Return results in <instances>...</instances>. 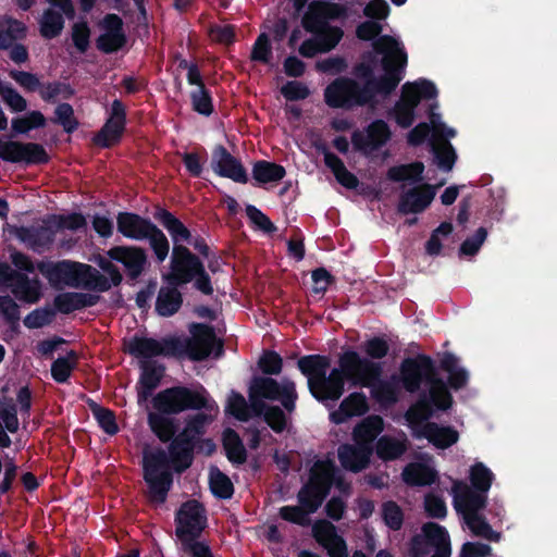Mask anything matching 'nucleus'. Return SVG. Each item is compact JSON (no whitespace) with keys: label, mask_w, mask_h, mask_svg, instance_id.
I'll use <instances>...</instances> for the list:
<instances>
[{"label":"nucleus","mask_w":557,"mask_h":557,"mask_svg":"<svg viewBox=\"0 0 557 557\" xmlns=\"http://www.w3.org/2000/svg\"><path fill=\"white\" fill-rule=\"evenodd\" d=\"M211 421V416L205 412L188 416L184 429L170 443L168 451L163 448L144 451L143 478L149 503L162 505L166 502L173 485V472L182 474L191 467L195 440L207 433Z\"/></svg>","instance_id":"nucleus-1"},{"label":"nucleus","mask_w":557,"mask_h":557,"mask_svg":"<svg viewBox=\"0 0 557 557\" xmlns=\"http://www.w3.org/2000/svg\"><path fill=\"white\" fill-rule=\"evenodd\" d=\"M399 380L406 392H420L416 403L406 412L410 422L428 421L434 411H447L453 406V395L438 375L434 360L428 355L405 358L399 367Z\"/></svg>","instance_id":"nucleus-2"},{"label":"nucleus","mask_w":557,"mask_h":557,"mask_svg":"<svg viewBox=\"0 0 557 557\" xmlns=\"http://www.w3.org/2000/svg\"><path fill=\"white\" fill-rule=\"evenodd\" d=\"M338 367L319 380L311 381L309 392L319 403L330 406L335 404L345 393V384L350 387L369 386L383 374V364L362 358L354 349L343 351L338 357Z\"/></svg>","instance_id":"nucleus-3"},{"label":"nucleus","mask_w":557,"mask_h":557,"mask_svg":"<svg viewBox=\"0 0 557 557\" xmlns=\"http://www.w3.org/2000/svg\"><path fill=\"white\" fill-rule=\"evenodd\" d=\"M373 50L382 54L381 65L384 74L364 83L370 94V106L376 103V95H391L403 81L408 63V54L400 42L389 35H382L373 44Z\"/></svg>","instance_id":"nucleus-4"},{"label":"nucleus","mask_w":557,"mask_h":557,"mask_svg":"<svg viewBox=\"0 0 557 557\" xmlns=\"http://www.w3.org/2000/svg\"><path fill=\"white\" fill-rule=\"evenodd\" d=\"M348 10L344 4L330 1H311L301 18V26L306 32L314 35L322 48V52H330L344 37L339 26L331 25V21L345 20Z\"/></svg>","instance_id":"nucleus-5"},{"label":"nucleus","mask_w":557,"mask_h":557,"mask_svg":"<svg viewBox=\"0 0 557 557\" xmlns=\"http://www.w3.org/2000/svg\"><path fill=\"white\" fill-rule=\"evenodd\" d=\"M116 230L125 238L149 243L157 262L162 263L169 256L170 243L163 231L149 218L135 212L121 211L116 214Z\"/></svg>","instance_id":"nucleus-6"},{"label":"nucleus","mask_w":557,"mask_h":557,"mask_svg":"<svg viewBox=\"0 0 557 557\" xmlns=\"http://www.w3.org/2000/svg\"><path fill=\"white\" fill-rule=\"evenodd\" d=\"M152 408L161 413L178 414L187 410L211 409L207 389L199 391L187 386H172L160 391L152 398Z\"/></svg>","instance_id":"nucleus-7"},{"label":"nucleus","mask_w":557,"mask_h":557,"mask_svg":"<svg viewBox=\"0 0 557 557\" xmlns=\"http://www.w3.org/2000/svg\"><path fill=\"white\" fill-rule=\"evenodd\" d=\"M191 337H178V349L175 358L187 356L193 361H203L215 350V357L223 355V342L216 338L213 326L205 323H191Z\"/></svg>","instance_id":"nucleus-8"},{"label":"nucleus","mask_w":557,"mask_h":557,"mask_svg":"<svg viewBox=\"0 0 557 557\" xmlns=\"http://www.w3.org/2000/svg\"><path fill=\"white\" fill-rule=\"evenodd\" d=\"M451 545L447 530L436 522H426L409 542L405 557H450Z\"/></svg>","instance_id":"nucleus-9"},{"label":"nucleus","mask_w":557,"mask_h":557,"mask_svg":"<svg viewBox=\"0 0 557 557\" xmlns=\"http://www.w3.org/2000/svg\"><path fill=\"white\" fill-rule=\"evenodd\" d=\"M324 101L332 109L352 110L370 106V94L364 84L346 76H339L324 89Z\"/></svg>","instance_id":"nucleus-10"},{"label":"nucleus","mask_w":557,"mask_h":557,"mask_svg":"<svg viewBox=\"0 0 557 557\" xmlns=\"http://www.w3.org/2000/svg\"><path fill=\"white\" fill-rule=\"evenodd\" d=\"M255 395L268 400L280 401L289 413L296 409L298 394L295 383L289 379L284 377L280 383L271 376L256 375L249 385V397Z\"/></svg>","instance_id":"nucleus-11"},{"label":"nucleus","mask_w":557,"mask_h":557,"mask_svg":"<svg viewBox=\"0 0 557 557\" xmlns=\"http://www.w3.org/2000/svg\"><path fill=\"white\" fill-rule=\"evenodd\" d=\"M174 521L175 535L181 543L198 540L208 525L206 508L200 502L189 499L177 509Z\"/></svg>","instance_id":"nucleus-12"},{"label":"nucleus","mask_w":557,"mask_h":557,"mask_svg":"<svg viewBox=\"0 0 557 557\" xmlns=\"http://www.w3.org/2000/svg\"><path fill=\"white\" fill-rule=\"evenodd\" d=\"M0 159L26 169L49 163L50 156L34 141H0Z\"/></svg>","instance_id":"nucleus-13"},{"label":"nucleus","mask_w":557,"mask_h":557,"mask_svg":"<svg viewBox=\"0 0 557 557\" xmlns=\"http://www.w3.org/2000/svg\"><path fill=\"white\" fill-rule=\"evenodd\" d=\"M177 336H165L160 341L135 334L124 343V351L135 358L149 360L153 357H174L178 349Z\"/></svg>","instance_id":"nucleus-14"},{"label":"nucleus","mask_w":557,"mask_h":557,"mask_svg":"<svg viewBox=\"0 0 557 557\" xmlns=\"http://www.w3.org/2000/svg\"><path fill=\"white\" fill-rule=\"evenodd\" d=\"M203 265L202 260L188 247L178 249L172 247L170 271L162 277L174 285H186L194 281L196 272Z\"/></svg>","instance_id":"nucleus-15"},{"label":"nucleus","mask_w":557,"mask_h":557,"mask_svg":"<svg viewBox=\"0 0 557 557\" xmlns=\"http://www.w3.org/2000/svg\"><path fill=\"white\" fill-rule=\"evenodd\" d=\"M110 260L121 263L131 281H136L149 265L148 253L136 245L113 246L107 251Z\"/></svg>","instance_id":"nucleus-16"},{"label":"nucleus","mask_w":557,"mask_h":557,"mask_svg":"<svg viewBox=\"0 0 557 557\" xmlns=\"http://www.w3.org/2000/svg\"><path fill=\"white\" fill-rule=\"evenodd\" d=\"M98 26L103 30L96 39L99 51L111 54L120 51L127 42L122 17L115 13L106 14Z\"/></svg>","instance_id":"nucleus-17"},{"label":"nucleus","mask_w":557,"mask_h":557,"mask_svg":"<svg viewBox=\"0 0 557 557\" xmlns=\"http://www.w3.org/2000/svg\"><path fill=\"white\" fill-rule=\"evenodd\" d=\"M79 265H82V263L71 260L57 262L42 260L37 262V270L52 286L64 283L69 286L77 287L78 281L82 277Z\"/></svg>","instance_id":"nucleus-18"},{"label":"nucleus","mask_w":557,"mask_h":557,"mask_svg":"<svg viewBox=\"0 0 557 557\" xmlns=\"http://www.w3.org/2000/svg\"><path fill=\"white\" fill-rule=\"evenodd\" d=\"M308 143L312 144L311 146L319 153L323 154L325 165L342 186L348 189H356L358 187V177L346 169L344 162L335 153L330 151L327 141H295L298 147H301L300 144L307 145Z\"/></svg>","instance_id":"nucleus-19"},{"label":"nucleus","mask_w":557,"mask_h":557,"mask_svg":"<svg viewBox=\"0 0 557 557\" xmlns=\"http://www.w3.org/2000/svg\"><path fill=\"white\" fill-rule=\"evenodd\" d=\"M436 187L431 184H423L404 191L397 205L398 213L403 215L423 212L433 201Z\"/></svg>","instance_id":"nucleus-20"},{"label":"nucleus","mask_w":557,"mask_h":557,"mask_svg":"<svg viewBox=\"0 0 557 557\" xmlns=\"http://www.w3.org/2000/svg\"><path fill=\"white\" fill-rule=\"evenodd\" d=\"M436 106H431L429 123L421 122L407 135L406 139H451L457 136V131L442 122L440 113L435 112Z\"/></svg>","instance_id":"nucleus-21"},{"label":"nucleus","mask_w":557,"mask_h":557,"mask_svg":"<svg viewBox=\"0 0 557 557\" xmlns=\"http://www.w3.org/2000/svg\"><path fill=\"white\" fill-rule=\"evenodd\" d=\"M212 169L221 177L239 184L248 183V174L242 162L221 145L214 150Z\"/></svg>","instance_id":"nucleus-22"},{"label":"nucleus","mask_w":557,"mask_h":557,"mask_svg":"<svg viewBox=\"0 0 557 557\" xmlns=\"http://www.w3.org/2000/svg\"><path fill=\"white\" fill-rule=\"evenodd\" d=\"M454 490L455 509L461 512L463 518L480 513L487 505V493L472 488L463 483L456 484Z\"/></svg>","instance_id":"nucleus-23"},{"label":"nucleus","mask_w":557,"mask_h":557,"mask_svg":"<svg viewBox=\"0 0 557 557\" xmlns=\"http://www.w3.org/2000/svg\"><path fill=\"white\" fill-rule=\"evenodd\" d=\"M152 216L169 232L173 247L185 248L184 243L190 242L191 232L189 228L166 208L160 205L154 206Z\"/></svg>","instance_id":"nucleus-24"},{"label":"nucleus","mask_w":557,"mask_h":557,"mask_svg":"<svg viewBox=\"0 0 557 557\" xmlns=\"http://www.w3.org/2000/svg\"><path fill=\"white\" fill-rule=\"evenodd\" d=\"M369 411V403L363 392H352L345 397L338 408L330 413V421L343 424L354 417H361Z\"/></svg>","instance_id":"nucleus-25"},{"label":"nucleus","mask_w":557,"mask_h":557,"mask_svg":"<svg viewBox=\"0 0 557 557\" xmlns=\"http://www.w3.org/2000/svg\"><path fill=\"white\" fill-rule=\"evenodd\" d=\"M371 455L372 448L368 445L343 444L338 448V460L342 467L354 473L368 468Z\"/></svg>","instance_id":"nucleus-26"},{"label":"nucleus","mask_w":557,"mask_h":557,"mask_svg":"<svg viewBox=\"0 0 557 557\" xmlns=\"http://www.w3.org/2000/svg\"><path fill=\"white\" fill-rule=\"evenodd\" d=\"M100 297L95 294L65 292L58 294L53 299L55 312L70 314L76 310L92 307L98 304Z\"/></svg>","instance_id":"nucleus-27"},{"label":"nucleus","mask_w":557,"mask_h":557,"mask_svg":"<svg viewBox=\"0 0 557 557\" xmlns=\"http://www.w3.org/2000/svg\"><path fill=\"white\" fill-rule=\"evenodd\" d=\"M126 109L124 103L114 99L111 103L109 117L100 132L91 139H120L125 129Z\"/></svg>","instance_id":"nucleus-28"},{"label":"nucleus","mask_w":557,"mask_h":557,"mask_svg":"<svg viewBox=\"0 0 557 557\" xmlns=\"http://www.w3.org/2000/svg\"><path fill=\"white\" fill-rule=\"evenodd\" d=\"M14 276L13 283L10 284V289L14 297L25 304H37L42 296L39 278H30L22 272L14 273Z\"/></svg>","instance_id":"nucleus-29"},{"label":"nucleus","mask_w":557,"mask_h":557,"mask_svg":"<svg viewBox=\"0 0 557 557\" xmlns=\"http://www.w3.org/2000/svg\"><path fill=\"white\" fill-rule=\"evenodd\" d=\"M166 286H161L157 299L154 310L160 317L169 318L180 311L183 305V295L178 290L182 285H174L166 282Z\"/></svg>","instance_id":"nucleus-30"},{"label":"nucleus","mask_w":557,"mask_h":557,"mask_svg":"<svg viewBox=\"0 0 557 557\" xmlns=\"http://www.w3.org/2000/svg\"><path fill=\"white\" fill-rule=\"evenodd\" d=\"M147 421L151 432L162 443H171L178 434L180 423L173 414L154 410L148 413Z\"/></svg>","instance_id":"nucleus-31"},{"label":"nucleus","mask_w":557,"mask_h":557,"mask_svg":"<svg viewBox=\"0 0 557 557\" xmlns=\"http://www.w3.org/2000/svg\"><path fill=\"white\" fill-rule=\"evenodd\" d=\"M140 370L138 397L146 399L159 386L164 375L165 367L156 361L141 360Z\"/></svg>","instance_id":"nucleus-32"},{"label":"nucleus","mask_w":557,"mask_h":557,"mask_svg":"<svg viewBox=\"0 0 557 557\" xmlns=\"http://www.w3.org/2000/svg\"><path fill=\"white\" fill-rule=\"evenodd\" d=\"M335 472L336 469L332 462L322 460L315 461L310 469L306 490L318 488L329 495L334 484Z\"/></svg>","instance_id":"nucleus-33"},{"label":"nucleus","mask_w":557,"mask_h":557,"mask_svg":"<svg viewBox=\"0 0 557 557\" xmlns=\"http://www.w3.org/2000/svg\"><path fill=\"white\" fill-rule=\"evenodd\" d=\"M422 433L431 444L440 449H446L459 440V433L454 428L443 426L435 422H428Z\"/></svg>","instance_id":"nucleus-34"},{"label":"nucleus","mask_w":557,"mask_h":557,"mask_svg":"<svg viewBox=\"0 0 557 557\" xmlns=\"http://www.w3.org/2000/svg\"><path fill=\"white\" fill-rule=\"evenodd\" d=\"M401 476L409 486H429L437 480V473L434 469L419 462L407 465L403 470Z\"/></svg>","instance_id":"nucleus-35"},{"label":"nucleus","mask_w":557,"mask_h":557,"mask_svg":"<svg viewBox=\"0 0 557 557\" xmlns=\"http://www.w3.org/2000/svg\"><path fill=\"white\" fill-rule=\"evenodd\" d=\"M408 449L406 437L399 440L391 435H382L375 444V454L383 461L399 459Z\"/></svg>","instance_id":"nucleus-36"},{"label":"nucleus","mask_w":557,"mask_h":557,"mask_svg":"<svg viewBox=\"0 0 557 557\" xmlns=\"http://www.w3.org/2000/svg\"><path fill=\"white\" fill-rule=\"evenodd\" d=\"M331 366V360L324 355H308L298 359L299 371L308 379V388L311 381L319 380L325 374Z\"/></svg>","instance_id":"nucleus-37"},{"label":"nucleus","mask_w":557,"mask_h":557,"mask_svg":"<svg viewBox=\"0 0 557 557\" xmlns=\"http://www.w3.org/2000/svg\"><path fill=\"white\" fill-rule=\"evenodd\" d=\"M424 143L431 146L437 166L444 172L451 171L457 160V154L451 146V141H408V144L413 147Z\"/></svg>","instance_id":"nucleus-38"},{"label":"nucleus","mask_w":557,"mask_h":557,"mask_svg":"<svg viewBox=\"0 0 557 557\" xmlns=\"http://www.w3.org/2000/svg\"><path fill=\"white\" fill-rule=\"evenodd\" d=\"M285 175V168L275 162L258 160L252 165V178L259 185L280 182Z\"/></svg>","instance_id":"nucleus-39"},{"label":"nucleus","mask_w":557,"mask_h":557,"mask_svg":"<svg viewBox=\"0 0 557 557\" xmlns=\"http://www.w3.org/2000/svg\"><path fill=\"white\" fill-rule=\"evenodd\" d=\"M223 448L233 465H243L247 460V450L238 433L233 429L223 432Z\"/></svg>","instance_id":"nucleus-40"},{"label":"nucleus","mask_w":557,"mask_h":557,"mask_svg":"<svg viewBox=\"0 0 557 557\" xmlns=\"http://www.w3.org/2000/svg\"><path fill=\"white\" fill-rule=\"evenodd\" d=\"M424 164L414 161L408 164L395 165L388 169L387 178L392 182L419 183L423 178Z\"/></svg>","instance_id":"nucleus-41"},{"label":"nucleus","mask_w":557,"mask_h":557,"mask_svg":"<svg viewBox=\"0 0 557 557\" xmlns=\"http://www.w3.org/2000/svg\"><path fill=\"white\" fill-rule=\"evenodd\" d=\"M63 15L61 10L46 9L39 22L40 35L46 39H53L61 35L65 23Z\"/></svg>","instance_id":"nucleus-42"},{"label":"nucleus","mask_w":557,"mask_h":557,"mask_svg":"<svg viewBox=\"0 0 557 557\" xmlns=\"http://www.w3.org/2000/svg\"><path fill=\"white\" fill-rule=\"evenodd\" d=\"M78 354L70 350L63 357H58L51 364V376L60 384L66 383L72 372L77 368Z\"/></svg>","instance_id":"nucleus-43"},{"label":"nucleus","mask_w":557,"mask_h":557,"mask_svg":"<svg viewBox=\"0 0 557 557\" xmlns=\"http://www.w3.org/2000/svg\"><path fill=\"white\" fill-rule=\"evenodd\" d=\"M383 430V419L380 416H371L358 423L352 435L357 443H372Z\"/></svg>","instance_id":"nucleus-44"},{"label":"nucleus","mask_w":557,"mask_h":557,"mask_svg":"<svg viewBox=\"0 0 557 557\" xmlns=\"http://www.w3.org/2000/svg\"><path fill=\"white\" fill-rule=\"evenodd\" d=\"M209 485L213 496L219 499H230L234 495V485L231 479L218 467L210 469Z\"/></svg>","instance_id":"nucleus-45"},{"label":"nucleus","mask_w":557,"mask_h":557,"mask_svg":"<svg viewBox=\"0 0 557 557\" xmlns=\"http://www.w3.org/2000/svg\"><path fill=\"white\" fill-rule=\"evenodd\" d=\"M79 268L82 273L79 280L85 281L86 288L100 293L108 292L111 288L112 284L109 278L91 265L82 263Z\"/></svg>","instance_id":"nucleus-46"},{"label":"nucleus","mask_w":557,"mask_h":557,"mask_svg":"<svg viewBox=\"0 0 557 557\" xmlns=\"http://www.w3.org/2000/svg\"><path fill=\"white\" fill-rule=\"evenodd\" d=\"M40 98L46 102H54L58 97L63 99H71L75 90L73 87L63 82L54 81L49 83H41V87L38 90Z\"/></svg>","instance_id":"nucleus-47"},{"label":"nucleus","mask_w":557,"mask_h":557,"mask_svg":"<svg viewBox=\"0 0 557 557\" xmlns=\"http://www.w3.org/2000/svg\"><path fill=\"white\" fill-rule=\"evenodd\" d=\"M89 408L104 433L112 436L119 432V425L113 410L101 407L92 400L89 403Z\"/></svg>","instance_id":"nucleus-48"},{"label":"nucleus","mask_w":557,"mask_h":557,"mask_svg":"<svg viewBox=\"0 0 557 557\" xmlns=\"http://www.w3.org/2000/svg\"><path fill=\"white\" fill-rule=\"evenodd\" d=\"M463 519L474 535L481 536L492 542H499L502 534L494 531L491 524L486 521L485 517L481 513L471 515Z\"/></svg>","instance_id":"nucleus-49"},{"label":"nucleus","mask_w":557,"mask_h":557,"mask_svg":"<svg viewBox=\"0 0 557 557\" xmlns=\"http://www.w3.org/2000/svg\"><path fill=\"white\" fill-rule=\"evenodd\" d=\"M469 480L470 487L487 493L492 486L494 473L483 462H475L470 468Z\"/></svg>","instance_id":"nucleus-50"},{"label":"nucleus","mask_w":557,"mask_h":557,"mask_svg":"<svg viewBox=\"0 0 557 557\" xmlns=\"http://www.w3.org/2000/svg\"><path fill=\"white\" fill-rule=\"evenodd\" d=\"M46 117L40 111H30L23 116L12 120V131L16 134H27L28 132L44 127Z\"/></svg>","instance_id":"nucleus-51"},{"label":"nucleus","mask_w":557,"mask_h":557,"mask_svg":"<svg viewBox=\"0 0 557 557\" xmlns=\"http://www.w3.org/2000/svg\"><path fill=\"white\" fill-rule=\"evenodd\" d=\"M362 351L366 354L367 359L377 362L385 358L389 352L388 342L383 336H373L361 345Z\"/></svg>","instance_id":"nucleus-52"},{"label":"nucleus","mask_w":557,"mask_h":557,"mask_svg":"<svg viewBox=\"0 0 557 557\" xmlns=\"http://www.w3.org/2000/svg\"><path fill=\"white\" fill-rule=\"evenodd\" d=\"M0 97L2 101L13 111L23 112L27 108L26 99L17 92L13 86L0 79Z\"/></svg>","instance_id":"nucleus-53"},{"label":"nucleus","mask_w":557,"mask_h":557,"mask_svg":"<svg viewBox=\"0 0 557 557\" xmlns=\"http://www.w3.org/2000/svg\"><path fill=\"white\" fill-rule=\"evenodd\" d=\"M382 375L373 381L371 385V394L374 399L384 404H395L398 399L397 389L393 383L381 380Z\"/></svg>","instance_id":"nucleus-54"},{"label":"nucleus","mask_w":557,"mask_h":557,"mask_svg":"<svg viewBox=\"0 0 557 557\" xmlns=\"http://www.w3.org/2000/svg\"><path fill=\"white\" fill-rule=\"evenodd\" d=\"M327 496L318 488L306 490V484L302 485L297 494L299 505L311 513H314L321 507Z\"/></svg>","instance_id":"nucleus-55"},{"label":"nucleus","mask_w":557,"mask_h":557,"mask_svg":"<svg viewBox=\"0 0 557 557\" xmlns=\"http://www.w3.org/2000/svg\"><path fill=\"white\" fill-rule=\"evenodd\" d=\"M382 518L384 523L393 531H398L404 524V511L394 500L382 504Z\"/></svg>","instance_id":"nucleus-56"},{"label":"nucleus","mask_w":557,"mask_h":557,"mask_svg":"<svg viewBox=\"0 0 557 557\" xmlns=\"http://www.w3.org/2000/svg\"><path fill=\"white\" fill-rule=\"evenodd\" d=\"M49 221L53 222L57 232L59 230L77 231L86 226L87 222L85 216L79 212H73L70 214H51Z\"/></svg>","instance_id":"nucleus-57"},{"label":"nucleus","mask_w":557,"mask_h":557,"mask_svg":"<svg viewBox=\"0 0 557 557\" xmlns=\"http://www.w3.org/2000/svg\"><path fill=\"white\" fill-rule=\"evenodd\" d=\"M190 100L197 113L209 116L213 112L211 92L206 86L191 90Z\"/></svg>","instance_id":"nucleus-58"},{"label":"nucleus","mask_w":557,"mask_h":557,"mask_svg":"<svg viewBox=\"0 0 557 557\" xmlns=\"http://www.w3.org/2000/svg\"><path fill=\"white\" fill-rule=\"evenodd\" d=\"M263 376L278 375L283 369V358L274 350H265L258 360Z\"/></svg>","instance_id":"nucleus-59"},{"label":"nucleus","mask_w":557,"mask_h":557,"mask_svg":"<svg viewBox=\"0 0 557 557\" xmlns=\"http://www.w3.org/2000/svg\"><path fill=\"white\" fill-rule=\"evenodd\" d=\"M53 122L61 125L69 134L73 133L78 126V122L74 116L73 107L67 102L57 106Z\"/></svg>","instance_id":"nucleus-60"},{"label":"nucleus","mask_w":557,"mask_h":557,"mask_svg":"<svg viewBox=\"0 0 557 557\" xmlns=\"http://www.w3.org/2000/svg\"><path fill=\"white\" fill-rule=\"evenodd\" d=\"M55 315V310L49 307L37 308L30 311L23 320L27 329H40L49 325Z\"/></svg>","instance_id":"nucleus-61"},{"label":"nucleus","mask_w":557,"mask_h":557,"mask_svg":"<svg viewBox=\"0 0 557 557\" xmlns=\"http://www.w3.org/2000/svg\"><path fill=\"white\" fill-rule=\"evenodd\" d=\"M91 30L86 21L76 22L72 26L71 38L79 53H85L90 46Z\"/></svg>","instance_id":"nucleus-62"},{"label":"nucleus","mask_w":557,"mask_h":557,"mask_svg":"<svg viewBox=\"0 0 557 557\" xmlns=\"http://www.w3.org/2000/svg\"><path fill=\"white\" fill-rule=\"evenodd\" d=\"M312 535L323 547L336 540V536H339L336 532V527L325 519H320L314 522L312 527Z\"/></svg>","instance_id":"nucleus-63"},{"label":"nucleus","mask_w":557,"mask_h":557,"mask_svg":"<svg viewBox=\"0 0 557 557\" xmlns=\"http://www.w3.org/2000/svg\"><path fill=\"white\" fill-rule=\"evenodd\" d=\"M226 410L230 414L243 422H247L251 418L250 408L245 397L236 392L232 393Z\"/></svg>","instance_id":"nucleus-64"}]
</instances>
